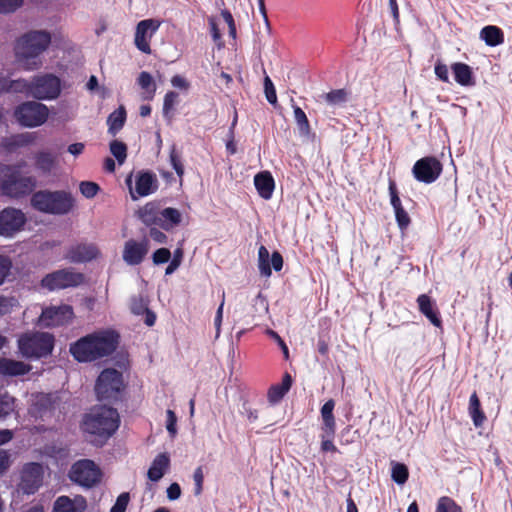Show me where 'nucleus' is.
I'll return each instance as SVG.
<instances>
[{
	"label": "nucleus",
	"mask_w": 512,
	"mask_h": 512,
	"mask_svg": "<svg viewBox=\"0 0 512 512\" xmlns=\"http://www.w3.org/2000/svg\"><path fill=\"white\" fill-rule=\"evenodd\" d=\"M120 426L117 409L107 405H95L82 417L81 431L97 446L104 445Z\"/></svg>",
	"instance_id": "1"
},
{
	"label": "nucleus",
	"mask_w": 512,
	"mask_h": 512,
	"mask_svg": "<svg viewBox=\"0 0 512 512\" xmlns=\"http://www.w3.org/2000/svg\"><path fill=\"white\" fill-rule=\"evenodd\" d=\"M120 335L111 329L96 331L72 343L69 352L78 362H93L110 356L118 347Z\"/></svg>",
	"instance_id": "2"
},
{
	"label": "nucleus",
	"mask_w": 512,
	"mask_h": 512,
	"mask_svg": "<svg viewBox=\"0 0 512 512\" xmlns=\"http://www.w3.org/2000/svg\"><path fill=\"white\" fill-rule=\"evenodd\" d=\"M51 34L46 30H31L20 36L15 43L17 61L25 70H37L42 66L41 55L51 44Z\"/></svg>",
	"instance_id": "3"
},
{
	"label": "nucleus",
	"mask_w": 512,
	"mask_h": 512,
	"mask_svg": "<svg viewBox=\"0 0 512 512\" xmlns=\"http://www.w3.org/2000/svg\"><path fill=\"white\" fill-rule=\"evenodd\" d=\"M32 207L46 214L66 215L75 205V199L70 192L64 190H39L31 197Z\"/></svg>",
	"instance_id": "4"
},
{
	"label": "nucleus",
	"mask_w": 512,
	"mask_h": 512,
	"mask_svg": "<svg viewBox=\"0 0 512 512\" xmlns=\"http://www.w3.org/2000/svg\"><path fill=\"white\" fill-rule=\"evenodd\" d=\"M20 165H5L0 170V191L10 198L19 199L29 195L36 186V178L23 176Z\"/></svg>",
	"instance_id": "5"
},
{
	"label": "nucleus",
	"mask_w": 512,
	"mask_h": 512,
	"mask_svg": "<svg viewBox=\"0 0 512 512\" xmlns=\"http://www.w3.org/2000/svg\"><path fill=\"white\" fill-rule=\"evenodd\" d=\"M13 91H25L28 95L39 99H55L61 92L60 79L53 74L36 76L32 81H12L9 89Z\"/></svg>",
	"instance_id": "6"
},
{
	"label": "nucleus",
	"mask_w": 512,
	"mask_h": 512,
	"mask_svg": "<svg viewBox=\"0 0 512 512\" xmlns=\"http://www.w3.org/2000/svg\"><path fill=\"white\" fill-rule=\"evenodd\" d=\"M20 354L27 359L49 356L54 348L55 338L48 332H26L18 338Z\"/></svg>",
	"instance_id": "7"
},
{
	"label": "nucleus",
	"mask_w": 512,
	"mask_h": 512,
	"mask_svg": "<svg viewBox=\"0 0 512 512\" xmlns=\"http://www.w3.org/2000/svg\"><path fill=\"white\" fill-rule=\"evenodd\" d=\"M125 387L122 372L106 368L96 380L95 393L99 401L114 403L122 399Z\"/></svg>",
	"instance_id": "8"
},
{
	"label": "nucleus",
	"mask_w": 512,
	"mask_h": 512,
	"mask_svg": "<svg viewBox=\"0 0 512 512\" xmlns=\"http://www.w3.org/2000/svg\"><path fill=\"white\" fill-rule=\"evenodd\" d=\"M101 477L100 468L90 459L76 461L69 471L70 480L85 488L97 485L101 481Z\"/></svg>",
	"instance_id": "9"
},
{
	"label": "nucleus",
	"mask_w": 512,
	"mask_h": 512,
	"mask_svg": "<svg viewBox=\"0 0 512 512\" xmlns=\"http://www.w3.org/2000/svg\"><path fill=\"white\" fill-rule=\"evenodd\" d=\"M14 117L22 126L37 127L46 122L48 108L38 102H24L16 107Z\"/></svg>",
	"instance_id": "10"
},
{
	"label": "nucleus",
	"mask_w": 512,
	"mask_h": 512,
	"mask_svg": "<svg viewBox=\"0 0 512 512\" xmlns=\"http://www.w3.org/2000/svg\"><path fill=\"white\" fill-rule=\"evenodd\" d=\"M85 277L80 272L64 268L47 274L41 280V286L49 291L77 287L84 283Z\"/></svg>",
	"instance_id": "11"
},
{
	"label": "nucleus",
	"mask_w": 512,
	"mask_h": 512,
	"mask_svg": "<svg viewBox=\"0 0 512 512\" xmlns=\"http://www.w3.org/2000/svg\"><path fill=\"white\" fill-rule=\"evenodd\" d=\"M44 477L43 466L37 462L26 463L20 473L18 490L23 494L36 493L42 486Z\"/></svg>",
	"instance_id": "12"
},
{
	"label": "nucleus",
	"mask_w": 512,
	"mask_h": 512,
	"mask_svg": "<svg viewBox=\"0 0 512 512\" xmlns=\"http://www.w3.org/2000/svg\"><path fill=\"white\" fill-rule=\"evenodd\" d=\"M442 163L434 156H426L417 160L412 168L414 178L422 183L431 184L441 175Z\"/></svg>",
	"instance_id": "13"
},
{
	"label": "nucleus",
	"mask_w": 512,
	"mask_h": 512,
	"mask_svg": "<svg viewBox=\"0 0 512 512\" xmlns=\"http://www.w3.org/2000/svg\"><path fill=\"white\" fill-rule=\"evenodd\" d=\"M26 220L25 214L20 209L4 208L0 211V236L13 237L23 229Z\"/></svg>",
	"instance_id": "14"
},
{
	"label": "nucleus",
	"mask_w": 512,
	"mask_h": 512,
	"mask_svg": "<svg viewBox=\"0 0 512 512\" xmlns=\"http://www.w3.org/2000/svg\"><path fill=\"white\" fill-rule=\"evenodd\" d=\"M132 175L126 178V184L129 187L132 199L145 197L154 193L158 189V180L152 171H139L135 179V190L132 189Z\"/></svg>",
	"instance_id": "15"
},
{
	"label": "nucleus",
	"mask_w": 512,
	"mask_h": 512,
	"mask_svg": "<svg viewBox=\"0 0 512 512\" xmlns=\"http://www.w3.org/2000/svg\"><path fill=\"white\" fill-rule=\"evenodd\" d=\"M156 19H145L136 26L134 43L138 50L145 54L151 53L150 40L160 27Z\"/></svg>",
	"instance_id": "16"
},
{
	"label": "nucleus",
	"mask_w": 512,
	"mask_h": 512,
	"mask_svg": "<svg viewBox=\"0 0 512 512\" xmlns=\"http://www.w3.org/2000/svg\"><path fill=\"white\" fill-rule=\"evenodd\" d=\"M74 316L70 305L46 307L40 315V322L45 327L62 326L68 323Z\"/></svg>",
	"instance_id": "17"
},
{
	"label": "nucleus",
	"mask_w": 512,
	"mask_h": 512,
	"mask_svg": "<svg viewBox=\"0 0 512 512\" xmlns=\"http://www.w3.org/2000/svg\"><path fill=\"white\" fill-rule=\"evenodd\" d=\"M100 256V250L94 243H77L72 245L66 253V259L72 263H85L97 259Z\"/></svg>",
	"instance_id": "18"
},
{
	"label": "nucleus",
	"mask_w": 512,
	"mask_h": 512,
	"mask_svg": "<svg viewBox=\"0 0 512 512\" xmlns=\"http://www.w3.org/2000/svg\"><path fill=\"white\" fill-rule=\"evenodd\" d=\"M149 251V241L143 239L142 241H136L130 239L125 242L123 250V260L128 265H139L145 258Z\"/></svg>",
	"instance_id": "19"
},
{
	"label": "nucleus",
	"mask_w": 512,
	"mask_h": 512,
	"mask_svg": "<svg viewBox=\"0 0 512 512\" xmlns=\"http://www.w3.org/2000/svg\"><path fill=\"white\" fill-rule=\"evenodd\" d=\"M258 267L262 276L269 277L272 274V268L278 272L283 268V257L278 251L271 255V264L269 262V251L265 246H260L258 250Z\"/></svg>",
	"instance_id": "20"
},
{
	"label": "nucleus",
	"mask_w": 512,
	"mask_h": 512,
	"mask_svg": "<svg viewBox=\"0 0 512 512\" xmlns=\"http://www.w3.org/2000/svg\"><path fill=\"white\" fill-rule=\"evenodd\" d=\"M417 304L419 311L435 326L441 327L442 320L439 312L432 299L426 295L421 294L417 297Z\"/></svg>",
	"instance_id": "21"
},
{
	"label": "nucleus",
	"mask_w": 512,
	"mask_h": 512,
	"mask_svg": "<svg viewBox=\"0 0 512 512\" xmlns=\"http://www.w3.org/2000/svg\"><path fill=\"white\" fill-rule=\"evenodd\" d=\"M255 188L261 198L269 200L275 189V181L269 171H262L254 177Z\"/></svg>",
	"instance_id": "22"
},
{
	"label": "nucleus",
	"mask_w": 512,
	"mask_h": 512,
	"mask_svg": "<svg viewBox=\"0 0 512 512\" xmlns=\"http://www.w3.org/2000/svg\"><path fill=\"white\" fill-rule=\"evenodd\" d=\"M31 370V366L22 361L5 357L0 358V376H22Z\"/></svg>",
	"instance_id": "23"
},
{
	"label": "nucleus",
	"mask_w": 512,
	"mask_h": 512,
	"mask_svg": "<svg viewBox=\"0 0 512 512\" xmlns=\"http://www.w3.org/2000/svg\"><path fill=\"white\" fill-rule=\"evenodd\" d=\"M161 208L158 201L148 202L138 210V217L148 227L158 226Z\"/></svg>",
	"instance_id": "24"
},
{
	"label": "nucleus",
	"mask_w": 512,
	"mask_h": 512,
	"mask_svg": "<svg viewBox=\"0 0 512 512\" xmlns=\"http://www.w3.org/2000/svg\"><path fill=\"white\" fill-rule=\"evenodd\" d=\"M334 407L335 401L333 399H329L324 403L320 410L322 417L321 431L326 432L328 436H331L336 432V419L333 413Z\"/></svg>",
	"instance_id": "25"
},
{
	"label": "nucleus",
	"mask_w": 512,
	"mask_h": 512,
	"mask_svg": "<svg viewBox=\"0 0 512 512\" xmlns=\"http://www.w3.org/2000/svg\"><path fill=\"white\" fill-rule=\"evenodd\" d=\"M451 69L454 75L455 81L465 87H470L475 85V78L473 76V71L471 67L462 62H456L451 65Z\"/></svg>",
	"instance_id": "26"
},
{
	"label": "nucleus",
	"mask_w": 512,
	"mask_h": 512,
	"mask_svg": "<svg viewBox=\"0 0 512 512\" xmlns=\"http://www.w3.org/2000/svg\"><path fill=\"white\" fill-rule=\"evenodd\" d=\"M169 465V456L166 453L158 454L148 469V478L154 482L159 481L164 476L166 470L169 468Z\"/></svg>",
	"instance_id": "27"
},
{
	"label": "nucleus",
	"mask_w": 512,
	"mask_h": 512,
	"mask_svg": "<svg viewBox=\"0 0 512 512\" xmlns=\"http://www.w3.org/2000/svg\"><path fill=\"white\" fill-rule=\"evenodd\" d=\"M182 221L181 212L172 207L161 208L160 219L158 227L170 231L174 227L178 226Z\"/></svg>",
	"instance_id": "28"
},
{
	"label": "nucleus",
	"mask_w": 512,
	"mask_h": 512,
	"mask_svg": "<svg viewBox=\"0 0 512 512\" xmlns=\"http://www.w3.org/2000/svg\"><path fill=\"white\" fill-rule=\"evenodd\" d=\"M292 377L286 372L282 377V382L280 384L272 385L267 393V397L270 403H278L290 390L292 386Z\"/></svg>",
	"instance_id": "29"
},
{
	"label": "nucleus",
	"mask_w": 512,
	"mask_h": 512,
	"mask_svg": "<svg viewBox=\"0 0 512 512\" xmlns=\"http://www.w3.org/2000/svg\"><path fill=\"white\" fill-rule=\"evenodd\" d=\"M480 38L490 47H495L504 42L503 31L494 25H488L480 31Z\"/></svg>",
	"instance_id": "30"
},
{
	"label": "nucleus",
	"mask_w": 512,
	"mask_h": 512,
	"mask_svg": "<svg viewBox=\"0 0 512 512\" xmlns=\"http://www.w3.org/2000/svg\"><path fill=\"white\" fill-rule=\"evenodd\" d=\"M126 110L124 106H120L113 111L107 118L108 133L115 136L124 126L126 121Z\"/></svg>",
	"instance_id": "31"
},
{
	"label": "nucleus",
	"mask_w": 512,
	"mask_h": 512,
	"mask_svg": "<svg viewBox=\"0 0 512 512\" xmlns=\"http://www.w3.org/2000/svg\"><path fill=\"white\" fill-rule=\"evenodd\" d=\"M32 142L30 134H16L3 138L0 146L7 152H14L17 148L24 147Z\"/></svg>",
	"instance_id": "32"
},
{
	"label": "nucleus",
	"mask_w": 512,
	"mask_h": 512,
	"mask_svg": "<svg viewBox=\"0 0 512 512\" xmlns=\"http://www.w3.org/2000/svg\"><path fill=\"white\" fill-rule=\"evenodd\" d=\"M468 410L475 427H481L486 420V416L481 408L479 397L475 391L470 396Z\"/></svg>",
	"instance_id": "33"
},
{
	"label": "nucleus",
	"mask_w": 512,
	"mask_h": 512,
	"mask_svg": "<svg viewBox=\"0 0 512 512\" xmlns=\"http://www.w3.org/2000/svg\"><path fill=\"white\" fill-rule=\"evenodd\" d=\"M54 410V401L48 396H42L34 401L30 409L32 416L44 418Z\"/></svg>",
	"instance_id": "34"
},
{
	"label": "nucleus",
	"mask_w": 512,
	"mask_h": 512,
	"mask_svg": "<svg viewBox=\"0 0 512 512\" xmlns=\"http://www.w3.org/2000/svg\"><path fill=\"white\" fill-rule=\"evenodd\" d=\"M293 112L300 135L306 138L311 137L313 132L305 112L297 105H293Z\"/></svg>",
	"instance_id": "35"
},
{
	"label": "nucleus",
	"mask_w": 512,
	"mask_h": 512,
	"mask_svg": "<svg viewBox=\"0 0 512 512\" xmlns=\"http://www.w3.org/2000/svg\"><path fill=\"white\" fill-rule=\"evenodd\" d=\"M56 158L49 152H39L35 155V166L43 173H50L54 168Z\"/></svg>",
	"instance_id": "36"
},
{
	"label": "nucleus",
	"mask_w": 512,
	"mask_h": 512,
	"mask_svg": "<svg viewBox=\"0 0 512 512\" xmlns=\"http://www.w3.org/2000/svg\"><path fill=\"white\" fill-rule=\"evenodd\" d=\"M325 102L332 106L345 104L349 98V92L345 88L334 89L322 95Z\"/></svg>",
	"instance_id": "37"
},
{
	"label": "nucleus",
	"mask_w": 512,
	"mask_h": 512,
	"mask_svg": "<svg viewBox=\"0 0 512 512\" xmlns=\"http://www.w3.org/2000/svg\"><path fill=\"white\" fill-rule=\"evenodd\" d=\"M138 84L145 91L144 99L152 100L156 92V84L150 73L143 71L138 76Z\"/></svg>",
	"instance_id": "38"
},
{
	"label": "nucleus",
	"mask_w": 512,
	"mask_h": 512,
	"mask_svg": "<svg viewBox=\"0 0 512 512\" xmlns=\"http://www.w3.org/2000/svg\"><path fill=\"white\" fill-rule=\"evenodd\" d=\"M435 512H463V510L453 498L441 496L437 500Z\"/></svg>",
	"instance_id": "39"
},
{
	"label": "nucleus",
	"mask_w": 512,
	"mask_h": 512,
	"mask_svg": "<svg viewBox=\"0 0 512 512\" xmlns=\"http://www.w3.org/2000/svg\"><path fill=\"white\" fill-rule=\"evenodd\" d=\"M391 478L399 485L405 484L409 478L408 467L403 463L392 462Z\"/></svg>",
	"instance_id": "40"
},
{
	"label": "nucleus",
	"mask_w": 512,
	"mask_h": 512,
	"mask_svg": "<svg viewBox=\"0 0 512 512\" xmlns=\"http://www.w3.org/2000/svg\"><path fill=\"white\" fill-rule=\"evenodd\" d=\"M15 409V399L9 394L0 395V419L7 418Z\"/></svg>",
	"instance_id": "41"
},
{
	"label": "nucleus",
	"mask_w": 512,
	"mask_h": 512,
	"mask_svg": "<svg viewBox=\"0 0 512 512\" xmlns=\"http://www.w3.org/2000/svg\"><path fill=\"white\" fill-rule=\"evenodd\" d=\"M110 152L116 158L118 163L122 165L127 158V146L124 142L113 140L110 142Z\"/></svg>",
	"instance_id": "42"
},
{
	"label": "nucleus",
	"mask_w": 512,
	"mask_h": 512,
	"mask_svg": "<svg viewBox=\"0 0 512 512\" xmlns=\"http://www.w3.org/2000/svg\"><path fill=\"white\" fill-rule=\"evenodd\" d=\"M169 159H170V164L173 167V169L175 170L176 174L179 176L180 179H182V177L184 175V165L182 163L181 156L178 153L175 146H173L170 150Z\"/></svg>",
	"instance_id": "43"
},
{
	"label": "nucleus",
	"mask_w": 512,
	"mask_h": 512,
	"mask_svg": "<svg viewBox=\"0 0 512 512\" xmlns=\"http://www.w3.org/2000/svg\"><path fill=\"white\" fill-rule=\"evenodd\" d=\"M394 212H395V219H396L397 225H398L399 229L402 232H404L409 227V225L411 223V218L403 206L398 207V209L394 210Z\"/></svg>",
	"instance_id": "44"
},
{
	"label": "nucleus",
	"mask_w": 512,
	"mask_h": 512,
	"mask_svg": "<svg viewBox=\"0 0 512 512\" xmlns=\"http://www.w3.org/2000/svg\"><path fill=\"white\" fill-rule=\"evenodd\" d=\"M79 189L84 197L91 199L97 195V193L100 190V187L95 182L83 181L80 183Z\"/></svg>",
	"instance_id": "45"
},
{
	"label": "nucleus",
	"mask_w": 512,
	"mask_h": 512,
	"mask_svg": "<svg viewBox=\"0 0 512 512\" xmlns=\"http://www.w3.org/2000/svg\"><path fill=\"white\" fill-rule=\"evenodd\" d=\"M53 512H75L72 499L68 496H60L54 503Z\"/></svg>",
	"instance_id": "46"
},
{
	"label": "nucleus",
	"mask_w": 512,
	"mask_h": 512,
	"mask_svg": "<svg viewBox=\"0 0 512 512\" xmlns=\"http://www.w3.org/2000/svg\"><path fill=\"white\" fill-rule=\"evenodd\" d=\"M237 113H235L234 119L232 121V124L229 128L228 132V139L226 142V150L229 153V155H234L237 152L236 144H235V134L234 130L237 124Z\"/></svg>",
	"instance_id": "47"
},
{
	"label": "nucleus",
	"mask_w": 512,
	"mask_h": 512,
	"mask_svg": "<svg viewBox=\"0 0 512 512\" xmlns=\"http://www.w3.org/2000/svg\"><path fill=\"white\" fill-rule=\"evenodd\" d=\"M335 434H332L331 436H328L326 432H322L320 435L321 438V451L326 452H332L336 453L338 452V448L335 446L333 439Z\"/></svg>",
	"instance_id": "48"
},
{
	"label": "nucleus",
	"mask_w": 512,
	"mask_h": 512,
	"mask_svg": "<svg viewBox=\"0 0 512 512\" xmlns=\"http://www.w3.org/2000/svg\"><path fill=\"white\" fill-rule=\"evenodd\" d=\"M148 309V303L142 297H133L130 304V310L134 315H143Z\"/></svg>",
	"instance_id": "49"
},
{
	"label": "nucleus",
	"mask_w": 512,
	"mask_h": 512,
	"mask_svg": "<svg viewBox=\"0 0 512 512\" xmlns=\"http://www.w3.org/2000/svg\"><path fill=\"white\" fill-rule=\"evenodd\" d=\"M130 501V495L128 492L121 493L115 504L110 509V512H125Z\"/></svg>",
	"instance_id": "50"
},
{
	"label": "nucleus",
	"mask_w": 512,
	"mask_h": 512,
	"mask_svg": "<svg viewBox=\"0 0 512 512\" xmlns=\"http://www.w3.org/2000/svg\"><path fill=\"white\" fill-rule=\"evenodd\" d=\"M264 89H265V96H266L267 101L270 104L275 105L277 103V94H276L275 87H274L271 79L269 78V76H266L264 79Z\"/></svg>",
	"instance_id": "51"
},
{
	"label": "nucleus",
	"mask_w": 512,
	"mask_h": 512,
	"mask_svg": "<svg viewBox=\"0 0 512 512\" xmlns=\"http://www.w3.org/2000/svg\"><path fill=\"white\" fill-rule=\"evenodd\" d=\"M178 99V93L175 91H168L164 96L163 113L168 115L173 110L175 103Z\"/></svg>",
	"instance_id": "52"
},
{
	"label": "nucleus",
	"mask_w": 512,
	"mask_h": 512,
	"mask_svg": "<svg viewBox=\"0 0 512 512\" xmlns=\"http://www.w3.org/2000/svg\"><path fill=\"white\" fill-rule=\"evenodd\" d=\"M183 258V250L182 248H177L174 251V255L172 260L170 261L169 265L167 266L165 270L166 275L172 274L181 264Z\"/></svg>",
	"instance_id": "53"
},
{
	"label": "nucleus",
	"mask_w": 512,
	"mask_h": 512,
	"mask_svg": "<svg viewBox=\"0 0 512 512\" xmlns=\"http://www.w3.org/2000/svg\"><path fill=\"white\" fill-rule=\"evenodd\" d=\"M170 258L171 252L167 248H159L152 255L153 263L156 265L167 263Z\"/></svg>",
	"instance_id": "54"
},
{
	"label": "nucleus",
	"mask_w": 512,
	"mask_h": 512,
	"mask_svg": "<svg viewBox=\"0 0 512 512\" xmlns=\"http://www.w3.org/2000/svg\"><path fill=\"white\" fill-rule=\"evenodd\" d=\"M194 479V494L196 496L200 495L203 491V483H204V473L203 468L201 466L197 467L193 474Z\"/></svg>",
	"instance_id": "55"
},
{
	"label": "nucleus",
	"mask_w": 512,
	"mask_h": 512,
	"mask_svg": "<svg viewBox=\"0 0 512 512\" xmlns=\"http://www.w3.org/2000/svg\"><path fill=\"white\" fill-rule=\"evenodd\" d=\"M389 194H390V202L394 210L398 209V207H402V203L400 197L398 195L397 186L394 180L389 181Z\"/></svg>",
	"instance_id": "56"
},
{
	"label": "nucleus",
	"mask_w": 512,
	"mask_h": 512,
	"mask_svg": "<svg viewBox=\"0 0 512 512\" xmlns=\"http://www.w3.org/2000/svg\"><path fill=\"white\" fill-rule=\"evenodd\" d=\"M23 4V0H0V13H11Z\"/></svg>",
	"instance_id": "57"
},
{
	"label": "nucleus",
	"mask_w": 512,
	"mask_h": 512,
	"mask_svg": "<svg viewBox=\"0 0 512 512\" xmlns=\"http://www.w3.org/2000/svg\"><path fill=\"white\" fill-rule=\"evenodd\" d=\"M12 268V262L9 257L0 255V285L5 281L10 270Z\"/></svg>",
	"instance_id": "58"
},
{
	"label": "nucleus",
	"mask_w": 512,
	"mask_h": 512,
	"mask_svg": "<svg viewBox=\"0 0 512 512\" xmlns=\"http://www.w3.org/2000/svg\"><path fill=\"white\" fill-rule=\"evenodd\" d=\"M436 77L442 82H449L448 67L441 61H437L434 67Z\"/></svg>",
	"instance_id": "59"
},
{
	"label": "nucleus",
	"mask_w": 512,
	"mask_h": 512,
	"mask_svg": "<svg viewBox=\"0 0 512 512\" xmlns=\"http://www.w3.org/2000/svg\"><path fill=\"white\" fill-rule=\"evenodd\" d=\"M221 16L223 17L224 21L227 23L229 28V35L233 38L236 37V25L234 18L231 14V12L227 9H224L221 11Z\"/></svg>",
	"instance_id": "60"
},
{
	"label": "nucleus",
	"mask_w": 512,
	"mask_h": 512,
	"mask_svg": "<svg viewBox=\"0 0 512 512\" xmlns=\"http://www.w3.org/2000/svg\"><path fill=\"white\" fill-rule=\"evenodd\" d=\"M10 464V454L6 450L0 449V475L9 469Z\"/></svg>",
	"instance_id": "61"
},
{
	"label": "nucleus",
	"mask_w": 512,
	"mask_h": 512,
	"mask_svg": "<svg viewBox=\"0 0 512 512\" xmlns=\"http://www.w3.org/2000/svg\"><path fill=\"white\" fill-rule=\"evenodd\" d=\"M157 226H151L149 230V236L157 243L164 244L167 242V235L156 228Z\"/></svg>",
	"instance_id": "62"
},
{
	"label": "nucleus",
	"mask_w": 512,
	"mask_h": 512,
	"mask_svg": "<svg viewBox=\"0 0 512 512\" xmlns=\"http://www.w3.org/2000/svg\"><path fill=\"white\" fill-rule=\"evenodd\" d=\"M176 422L177 418L172 410H167V431L173 436L176 434Z\"/></svg>",
	"instance_id": "63"
},
{
	"label": "nucleus",
	"mask_w": 512,
	"mask_h": 512,
	"mask_svg": "<svg viewBox=\"0 0 512 512\" xmlns=\"http://www.w3.org/2000/svg\"><path fill=\"white\" fill-rule=\"evenodd\" d=\"M72 504L75 512H85L87 508V501L81 495H78L74 499H72Z\"/></svg>",
	"instance_id": "64"
}]
</instances>
